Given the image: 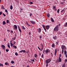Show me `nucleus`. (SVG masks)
Returning <instances> with one entry per match:
<instances>
[{
    "mask_svg": "<svg viewBox=\"0 0 67 67\" xmlns=\"http://www.w3.org/2000/svg\"><path fill=\"white\" fill-rule=\"evenodd\" d=\"M59 30L58 29V25H57L54 29V31H58Z\"/></svg>",
    "mask_w": 67,
    "mask_h": 67,
    "instance_id": "1",
    "label": "nucleus"
},
{
    "mask_svg": "<svg viewBox=\"0 0 67 67\" xmlns=\"http://www.w3.org/2000/svg\"><path fill=\"white\" fill-rule=\"evenodd\" d=\"M51 62V58H50L49 59H48L46 60V63H49Z\"/></svg>",
    "mask_w": 67,
    "mask_h": 67,
    "instance_id": "2",
    "label": "nucleus"
},
{
    "mask_svg": "<svg viewBox=\"0 0 67 67\" xmlns=\"http://www.w3.org/2000/svg\"><path fill=\"white\" fill-rule=\"evenodd\" d=\"M61 48L63 50H64V49H66V47H65V46L62 45L61 46Z\"/></svg>",
    "mask_w": 67,
    "mask_h": 67,
    "instance_id": "3",
    "label": "nucleus"
},
{
    "mask_svg": "<svg viewBox=\"0 0 67 67\" xmlns=\"http://www.w3.org/2000/svg\"><path fill=\"white\" fill-rule=\"evenodd\" d=\"M40 46L41 47V51H42L43 49V47H44V46L43 45V44H42V43H41L40 44Z\"/></svg>",
    "mask_w": 67,
    "mask_h": 67,
    "instance_id": "4",
    "label": "nucleus"
},
{
    "mask_svg": "<svg viewBox=\"0 0 67 67\" xmlns=\"http://www.w3.org/2000/svg\"><path fill=\"white\" fill-rule=\"evenodd\" d=\"M50 52H51V51H50V50L49 49H47L46 50L45 53L46 54H47V53H48Z\"/></svg>",
    "mask_w": 67,
    "mask_h": 67,
    "instance_id": "5",
    "label": "nucleus"
},
{
    "mask_svg": "<svg viewBox=\"0 0 67 67\" xmlns=\"http://www.w3.org/2000/svg\"><path fill=\"white\" fill-rule=\"evenodd\" d=\"M1 46L3 48V49H4V50L5 49V46L4 45H3V44H2L1 45Z\"/></svg>",
    "mask_w": 67,
    "mask_h": 67,
    "instance_id": "6",
    "label": "nucleus"
},
{
    "mask_svg": "<svg viewBox=\"0 0 67 67\" xmlns=\"http://www.w3.org/2000/svg\"><path fill=\"white\" fill-rule=\"evenodd\" d=\"M30 22L32 24H35V22L34 21H30Z\"/></svg>",
    "mask_w": 67,
    "mask_h": 67,
    "instance_id": "7",
    "label": "nucleus"
},
{
    "mask_svg": "<svg viewBox=\"0 0 67 67\" xmlns=\"http://www.w3.org/2000/svg\"><path fill=\"white\" fill-rule=\"evenodd\" d=\"M53 9L54 11H57V9H56V7L55 6H53Z\"/></svg>",
    "mask_w": 67,
    "mask_h": 67,
    "instance_id": "8",
    "label": "nucleus"
},
{
    "mask_svg": "<svg viewBox=\"0 0 67 67\" xmlns=\"http://www.w3.org/2000/svg\"><path fill=\"white\" fill-rule=\"evenodd\" d=\"M61 61H62V59L60 58V57H59V60H58L59 62H61Z\"/></svg>",
    "mask_w": 67,
    "mask_h": 67,
    "instance_id": "9",
    "label": "nucleus"
},
{
    "mask_svg": "<svg viewBox=\"0 0 67 67\" xmlns=\"http://www.w3.org/2000/svg\"><path fill=\"white\" fill-rule=\"evenodd\" d=\"M14 26L15 30H16L17 29V26L15 25H14Z\"/></svg>",
    "mask_w": 67,
    "mask_h": 67,
    "instance_id": "10",
    "label": "nucleus"
},
{
    "mask_svg": "<svg viewBox=\"0 0 67 67\" xmlns=\"http://www.w3.org/2000/svg\"><path fill=\"white\" fill-rule=\"evenodd\" d=\"M49 26L48 25H47L46 26V28L47 30H48L49 29Z\"/></svg>",
    "mask_w": 67,
    "mask_h": 67,
    "instance_id": "11",
    "label": "nucleus"
},
{
    "mask_svg": "<svg viewBox=\"0 0 67 67\" xmlns=\"http://www.w3.org/2000/svg\"><path fill=\"white\" fill-rule=\"evenodd\" d=\"M55 52H54V55L55 56H56V53H57V50H56V49H55Z\"/></svg>",
    "mask_w": 67,
    "mask_h": 67,
    "instance_id": "12",
    "label": "nucleus"
},
{
    "mask_svg": "<svg viewBox=\"0 0 67 67\" xmlns=\"http://www.w3.org/2000/svg\"><path fill=\"white\" fill-rule=\"evenodd\" d=\"M51 19L52 22H54V19H53L52 18H51Z\"/></svg>",
    "mask_w": 67,
    "mask_h": 67,
    "instance_id": "13",
    "label": "nucleus"
},
{
    "mask_svg": "<svg viewBox=\"0 0 67 67\" xmlns=\"http://www.w3.org/2000/svg\"><path fill=\"white\" fill-rule=\"evenodd\" d=\"M65 63H64L63 64V65H62V67H66V66Z\"/></svg>",
    "mask_w": 67,
    "mask_h": 67,
    "instance_id": "14",
    "label": "nucleus"
},
{
    "mask_svg": "<svg viewBox=\"0 0 67 67\" xmlns=\"http://www.w3.org/2000/svg\"><path fill=\"white\" fill-rule=\"evenodd\" d=\"M26 24H27V25L28 26H30V25L27 22H26Z\"/></svg>",
    "mask_w": 67,
    "mask_h": 67,
    "instance_id": "15",
    "label": "nucleus"
},
{
    "mask_svg": "<svg viewBox=\"0 0 67 67\" xmlns=\"http://www.w3.org/2000/svg\"><path fill=\"white\" fill-rule=\"evenodd\" d=\"M3 25H4L5 24H6V23H5V22L4 21H3Z\"/></svg>",
    "mask_w": 67,
    "mask_h": 67,
    "instance_id": "16",
    "label": "nucleus"
},
{
    "mask_svg": "<svg viewBox=\"0 0 67 67\" xmlns=\"http://www.w3.org/2000/svg\"><path fill=\"white\" fill-rule=\"evenodd\" d=\"M7 23L8 24V23H10V21H9V20H7L6 21Z\"/></svg>",
    "mask_w": 67,
    "mask_h": 67,
    "instance_id": "17",
    "label": "nucleus"
},
{
    "mask_svg": "<svg viewBox=\"0 0 67 67\" xmlns=\"http://www.w3.org/2000/svg\"><path fill=\"white\" fill-rule=\"evenodd\" d=\"M52 47H55V44L54 43H53L52 45Z\"/></svg>",
    "mask_w": 67,
    "mask_h": 67,
    "instance_id": "18",
    "label": "nucleus"
},
{
    "mask_svg": "<svg viewBox=\"0 0 67 67\" xmlns=\"http://www.w3.org/2000/svg\"><path fill=\"white\" fill-rule=\"evenodd\" d=\"M38 31L39 33H41V28H40L38 29Z\"/></svg>",
    "mask_w": 67,
    "mask_h": 67,
    "instance_id": "19",
    "label": "nucleus"
},
{
    "mask_svg": "<svg viewBox=\"0 0 67 67\" xmlns=\"http://www.w3.org/2000/svg\"><path fill=\"white\" fill-rule=\"evenodd\" d=\"M13 48H15V49H16V48H17V47H16V46L15 45H14L13 46Z\"/></svg>",
    "mask_w": 67,
    "mask_h": 67,
    "instance_id": "20",
    "label": "nucleus"
},
{
    "mask_svg": "<svg viewBox=\"0 0 67 67\" xmlns=\"http://www.w3.org/2000/svg\"><path fill=\"white\" fill-rule=\"evenodd\" d=\"M57 37L56 36H54L53 37V38L54 39V40H56V38Z\"/></svg>",
    "mask_w": 67,
    "mask_h": 67,
    "instance_id": "21",
    "label": "nucleus"
},
{
    "mask_svg": "<svg viewBox=\"0 0 67 67\" xmlns=\"http://www.w3.org/2000/svg\"><path fill=\"white\" fill-rule=\"evenodd\" d=\"M12 9H13V7H12V5H11L10 7V10H12Z\"/></svg>",
    "mask_w": 67,
    "mask_h": 67,
    "instance_id": "22",
    "label": "nucleus"
},
{
    "mask_svg": "<svg viewBox=\"0 0 67 67\" xmlns=\"http://www.w3.org/2000/svg\"><path fill=\"white\" fill-rule=\"evenodd\" d=\"M64 55H66V53H67V51L65 50L64 51Z\"/></svg>",
    "mask_w": 67,
    "mask_h": 67,
    "instance_id": "23",
    "label": "nucleus"
},
{
    "mask_svg": "<svg viewBox=\"0 0 67 67\" xmlns=\"http://www.w3.org/2000/svg\"><path fill=\"white\" fill-rule=\"evenodd\" d=\"M34 56H35V57H36H36H37V55L36 54H35L34 55Z\"/></svg>",
    "mask_w": 67,
    "mask_h": 67,
    "instance_id": "24",
    "label": "nucleus"
},
{
    "mask_svg": "<svg viewBox=\"0 0 67 67\" xmlns=\"http://www.w3.org/2000/svg\"><path fill=\"white\" fill-rule=\"evenodd\" d=\"M5 65H9V63H5Z\"/></svg>",
    "mask_w": 67,
    "mask_h": 67,
    "instance_id": "25",
    "label": "nucleus"
},
{
    "mask_svg": "<svg viewBox=\"0 0 67 67\" xmlns=\"http://www.w3.org/2000/svg\"><path fill=\"white\" fill-rule=\"evenodd\" d=\"M0 66H2V67H3V64L0 63Z\"/></svg>",
    "mask_w": 67,
    "mask_h": 67,
    "instance_id": "26",
    "label": "nucleus"
},
{
    "mask_svg": "<svg viewBox=\"0 0 67 67\" xmlns=\"http://www.w3.org/2000/svg\"><path fill=\"white\" fill-rule=\"evenodd\" d=\"M46 67H48V63H46Z\"/></svg>",
    "mask_w": 67,
    "mask_h": 67,
    "instance_id": "27",
    "label": "nucleus"
},
{
    "mask_svg": "<svg viewBox=\"0 0 67 67\" xmlns=\"http://www.w3.org/2000/svg\"><path fill=\"white\" fill-rule=\"evenodd\" d=\"M19 31L20 32V33H21V32H22V31H21V30L20 28H19Z\"/></svg>",
    "mask_w": 67,
    "mask_h": 67,
    "instance_id": "28",
    "label": "nucleus"
},
{
    "mask_svg": "<svg viewBox=\"0 0 67 67\" xmlns=\"http://www.w3.org/2000/svg\"><path fill=\"white\" fill-rule=\"evenodd\" d=\"M47 16L48 17H49V16H50L49 15V14L48 13L47 14Z\"/></svg>",
    "mask_w": 67,
    "mask_h": 67,
    "instance_id": "29",
    "label": "nucleus"
},
{
    "mask_svg": "<svg viewBox=\"0 0 67 67\" xmlns=\"http://www.w3.org/2000/svg\"><path fill=\"white\" fill-rule=\"evenodd\" d=\"M15 55H16V56H18V55H19V54H18V53L17 52H16L15 53Z\"/></svg>",
    "mask_w": 67,
    "mask_h": 67,
    "instance_id": "30",
    "label": "nucleus"
},
{
    "mask_svg": "<svg viewBox=\"0 0 67 67\" xmlns=\"http://www.w3.org/2000/svg\"><path fill=\"white\" fill-rule=\"evenodd\" d=\"M2 8L3 9H4V6H3V5H2Z\"/></svg>",
    "mask_w": 67,
    "mask_h": 67,
    "instance_id": "31",
    "label": "nucleus"
},
{
    "mask_svg": "<svg viewBox=\"0 0 67 67\" xmlns=\"http://www.w3.org/2000/svg\"><path fill=\"white\" fill-rule=\"evenodd\" d=\"M22 27L23 30H25V28L24 26H22Z\"/></svg>",
    "mask_w": 67,
    "mask_h": 67,
    "instance_id": "32",
    "label": "nucleus"
},
{
    "mask_svg": "<svg viewBox=\"0 0 67 67\" xmlns=\"http://www.w3.org/2000/svg\"><path fill=\"white\" fill-rule=\"evenodd\" d=\"M11 63H12V64H13L14 63V62L13 61H12Z\"/></svg>",
    "mask_w": 67,
    "mask_h": 67,
    "instance_id": "33",
    "label": "nucleus"
},
{
    "mask_svg": "<svg viewBox=\"0 0 67 67\" xmlns=\"http://www.w3.org/2000/svg\"><path fill=\"white\" fill-rule=\"evenodd\" d=\"M8 47V48H10V45H9V44H7Z\"/></svg>",
    "mask_w": 67,
    "mask_h": 67,
    "instance_id": "34",
    "label": "nucleus"
},
{
    "mask_svg": "<svg viewBox=\"0 0 67 67\" xmlns=\"http://www.w3.org/2000/svg\"><path fill=\"white\" fill-rule=\"evenodd\" d=\"M30 4H32L33 3L32 2H30L29 3Z\"/></svg>",
    "mask_w": 67,
    "mask_h": 67,
    "instance_id": "35",
    "label": "nucleus"
},
{
    "mask_svg": "<svg viewBox=\"0 0 67 67\" xmlns=\"http://www.w3.org/2000/svg\"><path fill=\"white\" fill-rule=\"evenodd\" d=\"M65 9H64L63 10H62L61 12H63V11H65Z\"/></svg>",
    "mask_w": 67,
    "mask_h": 67,
    "instance_id": "36",
    "label": "nucleus"
},
{
    "mask_svg": "<svg viewBox=\"0 0 67 67\" xmlns=\"http://www.w3.org/2000/svg\"><path fill=\"white\" fill-rule=\"evenodd\" d=\"M59 43V41H58V42H56V44H57V45H58V43Z\"/></svg>",
    "mask_w": 67,
    "mask_h": 67,
    "instance_id": "37",
    "label": "nucleus"
},
{
    "mask_svg": "<svg viewBox=\"0 0 67 67\" xmlns=\"http://www.w3.org/2000/svg\"><path fill=\"white\" fill-rule=\"evenodd\" d=\"M23 53H26V51H25V50H23Z\"/></svg>",
    "mask_w": 67,
    "mask_h": 67,
    "instance_id": "38",
    "label": "nucleus"
},
{
    "mask_svg": "<svg viewBox=\"0 0 67 67\" xmlns=\"http://www.w3.org/2000/svg\"><path fill=\"white\" fill-rule=\"evenodd\" d=\"M57 12L58 13H59V9L58 10Z\"/></svg>",
    "mask_w": 67,
    "mask_h": 67,
    "instance_id": "39",
    "label": "nucleus"
},
{
    "mask_svg": "<svg viewBox=\"0 0 67 67\" xmlns=\"http://www.w3.org/2000/svg\"><path fill=\"white\" fill-rule=\"evenodd\" d=\"M9 49H6V51L7 52H9Z\"/></svg>",
    "mask_w": 67,
    "mask_h": 67,
    "instance_id": "40",
    "label": "nucleus"
},
{
    "mask_svg": "<svg viewBox=\"0 0 67 67\" xmlns=\"http://www.w3.org/2000/svg\"><path fill=\"white\" fill-rule=\"evenodd\" d=\"M43 57H44V55H43V54H42L41 56V57L42 58H43Z\"/></svg>",
    "mask_w": 67,
    "mask_h": 67,
    "instance_id": "41",
    "label": "nucleus"
},
{
    "mask_svg": "<svg viewBox=\"0 0 67 67\" xmlns=\"http://www.w3.org/2000/svg\"><path fill=\"white\" fill-rule=\"evenodd\" d=\"M67 62V59H65V63H66V62Z\"/></svg>",
    "mask_w": 67,
    "mask_h": 67,
    "instance_id": "42",
    "label": "nucleus"
},
{
    "mask_svg": "<svg viewBox=\"0 0 67 67\" xmlns=\"http://www.w3.org/2000/svg\"><path fill=\"white\" fill-rule=\"evenodd\" d=\"M42 26H43V29H44V28H45V26H44V25H42Z\"/></svg>",
    "mask_w": 67,
    "mask_h": 67,
    "instance_id": "43",
    "label": "nucleus"
},
{
    "mask_svg": "<svg viewBox=\"0 0 67 67\" xmlns=\"http://www.w3.org/2000/svg\"><path fill=\"white\" fill-rule=\"evenodd\" d=\"M5 12H8V10H7V9H5Z\"/></svg>",
    "mask_w": 67,
    "mask_h": 67,
    "instance_id": "44",
    "label": "nucleus"
},
{
    "mask_svg": "<svg viewBox=\"0 0 67 67\" xmlns=\"http://www.w3.org/2000/svg\"><path fill=\"white\" fill-rule=\"evenodd\" d=\"M62 53L63 54L64 53V50L62 49Z\"/></svg>",
    "mask_w": 67,
    "mask_h": 67,
    "instance_id": "45",
    "label": "nucleus"
},
{
    "mask_svg": "<svg viewBox=\"0 0 67 67\" xmlns=\"http://www.w3.org/2000/svg\"><path fill=\"white\" fill-rule=\"evenodd\" d=\"M14 43L13 44H12V45H11V47H12V46H13V45H14Z\"/></svg>",
    "mask_w": 67,
    "mask_h": 67,
    "instance_id": "46",
    "label": "nucleus"
},
{
    "mask_svg": "<svg viewBox=\"0 0 67 67\" xmlns=\"http://www.w3.org/2000/svg\"><path fill=\"white\" fill-rule=\"evenodd\" d=\"M64 26H65V27H67V25H66V24H65L64 25Z\"/></svg>",
    "mask_w": 67,
    "mask_h": 67,
    "instance_id": "47",
    "label": "nucleus"
},
{
    "mask_svg": "<svg viewBox=\"0 0 67 67\" xmlns=\"http://www.w3.org/2000/svg\"><path fill=\"white\" fill-rule=\"evenodd\" d=\"M1 14H2V12L1 11L0 12V15H1Z\"/></svg>",
    "mask_w": 67,
    "mask_h": 67,
    "instance_id": "48",
    "label": "nucleus"
},
{
    "mask_svg": "<svg viewBox=\"0 0 67 67\" xmlns=\"http://www.w3.org/2000/svg\"><path fill=\"white\" fill-rule=\"evenodd\" d=\"M39 37H40V38H42V36L40 35L39 36Z\"/></svg>",
    "mask_w": 67,
    "mask_h": 67,
    "instance_id": "49",
    "label": "nucleus"
},
{
    "mask_svg": "<svg viewBox=\"0 0 67 67\" xmlns=\"http://www.w3.org/2000/svg\"><path fill=\"white\" fill-rule=\"evenodd\" d=\"M31 61H32V62H34V59H33V60H32V59L31 60Z\"/></svg>",
    "mask_w": 67,
    "mask_h": 67,
    "instance_id": "50",
    "label": "nucleus"
},
{
    "mask_svg": "<svg viewBox=\"0 0 67 67\" xmlns=\"http://www.w3.org/2000/svg\"><path fill=\"white\" fill-rule=\"evenodd\" d=\"M3 15L4 16H5V14H4V13H3Z\"/></svg>",
    "mask_w": 67,
    "mask_h": 67,
    "instance_id": "51",
    "label": "nucleus"
},
{
    "mask_svg": "<svg viewBox=\"0 0 67 67\" xmlns=\"http://www.w3.org/2000/svg\"><path fill=\"white\" fill-rule=\"evenodd\" d=\"M44 29L45 31L46 32V29H45V28H44Z\"/></svg>",
    "mask_w": 67,
    "mask_h": 67,
    "instance_id": "52",
    "label": "nucleus"
},
{
    "mask_svg": "<svg viewBox=\"0 0 67 67\" xmlns=\"http://www.w3.org/2000/svg\"><path fill=\"white\" fill-rule=\"evenodd\" d=\"M22 52H23V50H21L19 52V53H22Z\"/></svg>",
    "mask_w": 67,
    "mask_h": 67,
    "instance_id": "53",
    "label": "nucleus"
},
{
    "mask_svg": "<svg viewBox=\"0 0 67 67\" xmlns=\"http://www.w3.org/2000/svg\"><path fill=\"white\" fill-rule=\"evenodd\" d=\"M64 2H61V4H64Z\"/></svg>",
    "mask_w": 67,
    "mask_h": 67,
    "instance_id": "54",
    "label": "nucleus"
},
{
    "mask_svg": "<svg viewBox=\"0 0 67 67\" xmlns=\"http://www.w3.org/2000/svg\"><path fill=\"white\" fill-rule=\"evenodd\" d=\"M45 52V50H44L43 51V53H44V52Z\"/></svg>",
    "mask_w": 67,
    "mask_h": 67,
    "instance_id": "55",
    "label": "nucleus"
},
{
    "mask_svg": "<svg viewBox=\"0 0 67 67\" xmlns=\"http://www.w3.org/2000/svg\"><path fill=\"white\" fill-rule=\"evenodd\" d=\"M38 49H39V50H40V51H41V50H42V49H41V48H39Z\"/></svg>",
    "mask_w": 67,
    "mask_h": 67,
    "instance_id": "56",
    "label": "nucleus"
},
{
    "mask_svg": "<svg viewBox=\"0 0 67 67\" xmlns=\"http://www.w3.org/2000/svg\"><path fill=\"white\" fill-rule=\"evenodd\" d=\"M32 14L30 13V16H32Z\"/></svg>",
    "mask_w": 67,
    "mask_h": 67,
    "instance_id": "57",
    "label": "nucleus"
},
{
    "mask_svg": "<svg viewBox=\"0 0 67 67\" xmlns=\"http://www.w3.org/2000/svg\"><path fill=\"white\" fill-rule=\"evenodd\" d=\"M29 35H30L31 34V33H30V32H29Z\"/></svg>",
    "mask_w": 67,
    "mask_h": 67,
    "instance_id": "58",
    "label": "nucleus"
},
{
    "mask_svg": "<svg viewBox=\"0 0 67 67\" xmlns=\"http://www.w3.org/2000/svg\"><path fill=\"white\" fill-rule=\"evenodd\" d=\"M41 53H39V56H41Z\"/></svg>",
    "mask_w": 67,
    "mask_h": 67,
    "instance_id": "59",
    "label": "nucleus"
},
{
    "mask_svg": "<svg viewBox=\"0 0 67 67\" xmlns=\"http://www.w3.org/2000/svg\"><path fill=\"white\" fill-rule=\"evenodd\" d=\"M15 44V42L14 41V44Z\"/></svg>",
    "mask_w": 67,
    "mask_h": 67,
    "instance_id": "60",
    "label": "nucleus"
},
{
    "mask_svg": "<svg viewBox=\"0 0 67 67\" xmlns=\"http://www.w3.org/2000/svg\"><path fill=\"white\" fill-rule=\"evenodd\" d=\"M58 26L59 25V26H60V24H58Z\"/></svg>",
    "mask_w": 67,
    "mask_h": 67,
    "instance_id": "61",
    "label": "nucleus"
},
{
    "mask_svg": "<svg viewBox=\"0 0 67 67\" xmlns=\"http://www.w3.org/2000/svg\"><path fill=\"white\" fill-rule=\"evenodd\" d=\"M29 62L30 63H31V61H29Z\"/></svg>",
    "mask_w": 67,
    "mask_h": 67,
    "instance_id": "62",
    "label": "nucleus"
},
{
    "mask_svg": "<svg viewBox=\"0 0 67 67\" xmlns=\"http://www.w3.org/2000/svg\"><path fill=\"white\" fill-rule=\"evenodd\" d=\"M16 38V37H14V40H15V39Z\"/></svg>",
    "mask_w": 67,
    "mask_h": 67,
    "instance_id": "63",
    "label": "nucleus"
},
{
    "mask_svg": "<svg viewBox=\"0 0 67 67\" xmlns=\"http://www.w3.org/2000/svg\"><path fill=\"white\" fill-rule=\"evenodd\" d=\"M26 67H30V66L29 65H27Z\"/></svg>",
    "mask_w": 67,
    "mask_h": 67,
    "instance_id": "64",
    "label": "nucleus"
}]
</instances>
